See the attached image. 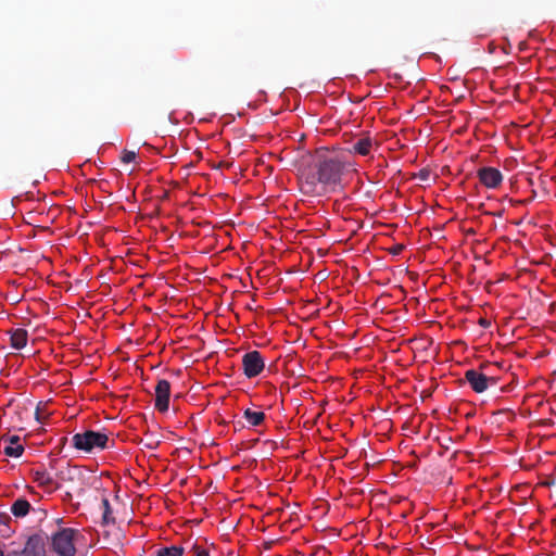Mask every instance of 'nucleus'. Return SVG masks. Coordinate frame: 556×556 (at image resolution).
Segmentation results:
<instances>
[{"mask_svg":"<svg viewBox=\"0 0 556 556\" xmlns=\"http://www.w3.org/2000/svg\"><path fill=\"white\" fill-rule=\"evenodd\" d=\"M479 324L484 328H488L491 325V323L484 318H481Z\"/></svg>","mask_w":556,"mask_h":556,"instance_id":"nucleus-23","label":"nucleus"},{"mask_svg":"<svg viewBox=\"0 0 556 556\" xmlns=\"http://www.w3.org/2000/svg\"><path fill=\"white\" fill-rule=\"evenodd\" d=\"M56 464H58V459H51L50 463H49V468L51 470H55L56 469Z\"/></svg>","mask_w":556,"mask_h":556,"instance_id":"nucleus-22","label":"nucleus"},{"mask_svg":"<svg viewBox=\"0 0 556 556\" xmlns=\"http://www.w3.org/2000/svg\"><path fill=\"white\" fill-rule=\"evenodd\" d=\"M3 442H9L10 445L4 446L3 452L7 456L10 457H20L24 452V446L20 444L18 435H3L1 439Z\"/></svg>","mask_w":556,"mask_h":556,"instance_id":"nucleus-11","label":"nucleus"},{"mask_svg":"<svg viewBox=\"0 0 556 556\" xmlns=\"http://www.w3.org/2000/svg\"><path fill=\"white\" fill-rule=\"evenodd\" d=\"M147 446L150 447V448H154L156 446V444L155 445L147 444Z\"/></svg>","mask_w":556,"mask_h":556,"instance_id":"nucleus-26","label":"nucleus"},{"mask_svg":"<svg viewBox=\"0 0 556 556\" xmlns=\"http://www.w3.org/2000/svg\"><path fill=\"white\" fill-rule=\"evenodd\" d=\"M48 533L39 530L27 536L22 549H13L7 556H46Z\"/></svg>","mask_w":556,"mask_h":556,"instance_id":"nucleus-4","label":"nucleus"},{"mask_svg":"<svg viewBox=\"0 0 556 556\" xmlns=\"http://www.w3.org/2000/svg\"><path fill=\"white\" fill-rule=\"evenodd\" d=\"M264 367L265 361L258 351H250L242 356V368L247 378L257 377Z\"/></svg>","mask_w":556,"mask_h":556,"instance_id":"nucleus-7","label":"nucleus"},{"mask_svg":"<svg viewBox=\"0 0 556 556\" xmlns=\"http://www.w3.org/2000/svg\"><path fill=\"white\" fill-rule=\"evenodd\" d=\"M109 441L110 439L105 433L93 430H87L72 437V445L85 453H92L94 450H105L109 447Z\"/></svg>","mask_w":556,"mask_h":556,"instance_id":"nucleus-3","label":"nucleus"},{"mask_svg":"<svg viewBox=\"0 0 556 556\" xmlns=\"http://www.w3.org/2000/svg\"><path fill=\"white\" fill-rule=\"evenodd\" d=\"M30 475L33 477L34 482L37 485L45 490V492L51 494L61 488V484L56 481V479L52 476V473L45 467V465H39L36 468L30 470Z\"/></svg>","mask_w":556,"mask_h":556,"instance_id":"nucleus-6","label":"nucleus"},{"mask_svg":"<svg viewBox=\"0 0 556 556\" xmlns=\"http://www.w3.org/2000/svg\"><path fill=\"white\" fill-rule=\"evenodd\" d=\"M12 518L7 513H0V535L9 539L15 530L10 526Z\"/></svg>","mask_w":556,"mask_h":556,"instance_id":"nucleus-14","label":"nucleus"},{"mask_svg":"<svg viewBox=\"0 0 556 556\" xmlns=\"http://www.w3.org/2000/svg\"><path fill=\"white\" fill-rule=\"evenodd\" d=\"M404 250V245L401 244V243H397V244H394L392 245L390 249H389V252L392 254V255H399L403 252Z\"/></svg>","mask_w":556,"mask_h":556,"instance_id":"nucleus-19","label":"nucleus"},{"mask_svg":"<svg viewBox=\"0 0 556 556\" xmlns=\"http://www.w3.org/2000/svg\"><path fill=\"white\" fill-rule=\"evenodd\" d=\"M488 368L486 364H481L480 369H468L465 372V380L468 382L472 391L476 393H482L490 387H496L498 379L492 376H488L482 370Z\"/></svg>","mask_w":556,"mask_h":556,"instance_id":"nucleus-5","label":"nucleus"},{"mask_svg":"<svg viewBox=\"0 0 556 556\" xmlns=\"http://www.w3.org/2000/svg\"><path fill=\"white\" fill-rule=\"evenodd\" d=\"M31 505L30 503L24 498H16L11 505V513L16 518H23L30 511Z\"/></svg>","mask_w":556,"mask_h":556,"instance_id":"nucleus-12","label":"nucleus"},{"mask_svg":"<svg viewBox=\"0 0 556 556\" xmlns=\"http://www.w3.org/2000/svg\"><path fill=\"white\" fill-rule=\"evenodd\" d=\"M66 441H67V438H66V437H63V438L61 439V443H62L63 445L66 443Z\"/></svg>","mask_w":556,"mask_h":556,"instance_id":"nucleus-25","label":"nucleus"},{"mask_svg":"<svg viewBox=\"0 0 556 556\" xmlns=\"http://www.w3.org/2000/svg\"><path fill=\"white\" fill-rule=\"evenodd\" d=\"M62 519L55 520L56 529L48 534L47 542H50L51 551L58 556H75V539L79 532L73 528L62 527Z\"/></svg>","mask_w":556,"mask_h":556,"instance_id":"nucleus-2","label":"nucleus"},{"mask_svg":"<svg viewBox=\"0 0 556 556\" xmlns=\"http://www.w3.org/2000/svg\"><path fill=\"white\" fill-rule=\"evenodd\" d=\"M194 553L197 556H210L208 552L204 548H201L199 546H193Z\"/></svg>","mask_w":556,"mask_h":556,"instance_id":"nucleus-20","label":"nucleus"},{"mask_svg":"<svg viewBox=\"0 0 556 556\" xmlns=\"http://www.w3.org/2000/svg\"><path fill=\"white\" fill-rule=\"evenodd\" d=\"M374 146L378 147V143L370 136H362L356 138L349 148V152L362 156L370 154Z\"/></svg>","mask_w":556,"mask_h":556,"instance_id":"nucleus-10","label":"nucleus"},{"mask_svg":"<svg viewBox=\"0 0 556 556\" xmlns=\"http://www.w3.org/2000/svg\"><path fill=\"white\" fill-rule=\"evenodd\" d=\"M243 416L245 420L253 427L260 426L265 419V414L263 412H255L250 408L244 410Z\"/></svg>","mask_w":556,"mask_h":556,"instance_id":"nucleus-16","label":"nucleus"},{"mask_svg":"<svg viewBox=\"0 0 556 556\" xmlns=\"http://www.w3.org/2000/svg\"><path fill=\"white\" fill-rule=\"evenodd\" d=\"M135 159H136V152L128 151V150L123 151V154L121 157L123 163H130V162L135 161Z\"/></svg>","mask_w":556,"mask_h":556,"instance_id":"nucleus-18","label":"nucleus"},{"mask_svg":"<svg viewBox=\"0 0 556 556\" xmlns=\"http://www.w3.org/2000/svg\"><path fill=\"white\" fill-rule=\"evenodd\" d=\"M170 383L166 379H160L155 386L154 406L160 413H165L169 407Z\"/></svg>","mask_w":556,"mask_h":556,"instance_id":"nucleus-8","label":"nucleus"},{"mask_svg":"<svg viewBox=\"0 0 556 556\" xmlns=\"http://www.w3.org/2000/svg\"><path fill=\"white\" fill-rule=\"evenodd\" d=\"M477 175L480 182L489 189H496L503 181L502 173L495 167H481L478 169Z\"/></svg>","mask_w":556,"mask_h":556,"instance_id":"nucleus-9","label":"nucleus"},{"mask_svg":"<svg viewBox=\"0 0 556 556\" xmlns=\"http://www.w3.org/2000/svg\"><path fill=\"white\" fill-rule=\"evenodd\" d=\"M344 169L345 165L338 156H320L302 172L301 189L311 195L333 191L341 184Z\"/></svg>","mask_w":556,"mask_h":556,"instance_id":"nucleus-1","label":"nucleus"},{"mask_svg":"<svg viewBox=\"0 0 556 556\" xmlns=\"http://www.w3.org/2000/svg\"><path fill=\"white\" fill-rule=\"evenodd\" d=\"M27 331L22 328H17L11 332L10 342L11 346L15 350L23 349L27 343Z\"/></svg>","mask_w":556,"mask_h":556,"instance_id":"nucleus-13","label":"nucleus"},{"mask_svg":"<svg viewBox=\"0 0 556 556\" xmlns=\"http://www.w3.org/2000/svg\"><path fill=\"white\" fill-rule=\"evenodd\" d=\"M418 177L422 180H427L429 177V172L426 169H422L419 172Z\"/></svg>","mask_w":556,"mask_h":556,"instance_id":"nucleus-21","label":"nucleus"},{"mask_svg":"<svg viewBox=\"0 0 556 556\" xmlns=\"http://www.w3.org/2000/svg\"><path fill=\"white\" fill-rule=\"evenodd\" d=\"M101 506H102V525H114L115 518L113 516V510L110 505L109 498L106 496H103L101 500Z\"/></svg>","mask_w":556,"mask_h":556,"instance_id":"nucleus-15","label":"nucleus"},{"mask_svg":"<svg viewBox=\"0 0 556 556\" xmlns=\"http://www.w3.org/2000/svg\"><path fill=\"white\" fill-rule=\"evenodd\" d=\"M184 548L179 546L162 547L156 551V556H182Z\"/></svg>","mask_w":556,"mask_h":556,"instance_id":"nucleus-17","label":"nucleus"},{"mask_svg":"<svg viewBox=\"0 0 556 556\" xmlns=\"http://www.w3.org/2000/svg\"><path fill=\"white\" fill-rule=\"evenodd\" d=\"M55 476L60 479H64L63 471L56 472Z\"/></svg>","mask_w":556,"mask_h":556,"instance_id":"nucleus-24","label":"nucleus"}]
</instances>
